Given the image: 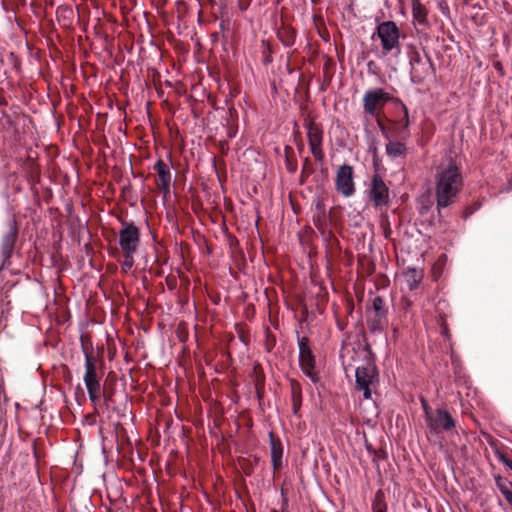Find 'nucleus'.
Instances as JSON below:
<instances>
[{
  "label": "nucleus",
  "mask_w": 512,
  "mask_h": 512,
  "mask_svg": "<svg viewBox=\"0 0 512 512\" xmlns=\"http://www.w3.org/2000/svg\"><path fill=\"white\" fill-rule=\"evenodd\" d=\"M435 179L437 208H446L454 202L463 186L462 175L455 162L449 158L436 168Z\"/></svg>",
  "instance_id": "obj_1"
},
{
  "label": "nucleus",
  "mask_w": 512,
  "mask_h": 512,
  "mask_svg": "<svg viewBox=\"0 0 512 512\" xmlns=\"http://www.w3.org/2000/svg\"><path fill=\"white\" fill-rule=\"evenodd\" d=\"M401 32L394 21L387 20L377 24L372 39L380 41V48H377L375 55L379 59L387 57H399L402 52L400 42Z\"/></svg>",
  "instance_id": "obj_2"
},
{
  "label": "nucleus",
  "mask_w": 512,
  "mask_h": 512,
  "mask_svg": "<svg viewBox=\"0 0 512 512\" xmlns=\"http://www.w3.org/2000/svg\"><path fill=\"white\" fill-rule=\"evenodd\" d=\"M355 377L357 389L363 392L365 399H370L373 390L378 385V371L375 365L367 363L364 366L357 367Z\"/></svg>",
  "instance_id": "obj_3"
},
{
  "label": "nucleus",
  "mask_w": 512,
  "mask_h": 512,
  "mask_svg": "<svg viewBox=\"0 0 512 512\" xmlns=\"http://www.w3.org/2000/svg\"><path fill=\"white\" fill-rule=\"evenodd\" d=\"M365 194L368 200L372 202L375 208L387 206L389 203V188L382 179V177L378 174H374L371 177L369 183L367 184Z\"/></svg>",
  "instance_id": "obj_4"
},
{
  "label": "nucleus",
  "mask_w": 512,
  "mask_h": 512,
  "mask_svg": "<svg viewBox=\"0 0 512 512\" xmlns=\"http://www.w3.org/2000/svg\"><path fill=\"white\" fill-rule=\"evenodd\" d=\"M411 81L415 84L422 83L434 73L431 59L427 55H421L414 51L410 54Z\"/></svg>",
  "instance_id": "obj_5"
},
{
  "label": "nucleus",
  "mask_w": 512,
  "mask_h": 512,
  "mask_svg": "<svg viewBox=\"0 0 512 512\" xmlns=\"http://www.w3.org/2000/svg\"><path fill=\"white\" fill-rule=\"evenodd\" d=\"M426 425L431 434L438 435L452 430L456 424L446 409L438 408L434 412H427Z\"/></svg>",
  "instance_id": "obj_6"
},
{
  "label": "nucleus",
  "mask_w": 512,
  "mask_h": 512,
  "mask_svg": "<svg viewBox=\"0 0 512 512\" xmlns=\"http://www.w3.org/2000/svg\"><path fill=\"white\" fill-rule=\"evenodd\" d=\"M83 380L90 401L96 405L100 397L103 395V391L96 373L95 363L88 354H85V374Z\"/></svg>",
  "instance_id": "obj_7"
},
{
  "label": "nucleus",
  "mask_w": 512,
  "mask_h": 512,
  "mask_svg": "<svg viewBox=\"0 0 512 512\" xmlns=\"http://www.w3.org/2000/svg\"><path fill=\"white\" fill-rule=\"evenodd\" d=\"M118 242L123 253L135 254L140 244V231L133 223L124 222L118 233Z\"/></svg>",
  "instance_id": "obj_8"
},
{
  "label": "nucleus",
  "mask_w": 512,
  "mask_h": 512,
  "mask_svg": "<svg viewBox=\"0 0 512 512\" xmlns=\"http://www.w3.org/2000/svg\"><path fill=\"white\" fill-rule=\"evenodd\" d=\"M390 100V94L384 91V89H370L363 96V109L370 116H376Z\"/></svg>",
  "instance_id": "obj_9"
},
{
  "label": "nucleus",
  "mask_w": 512,
  "mask_h": 512,
  "mask_svg": "<svg viewBox=\"0 0 512 512\" xmlns=\"http://www.w3.org/2000/svg\"><path fill=\"white\" fill-rule=\"evenodd\" d=\"M335 187L338 193L346 198L355 194L354 172L350 165L343 164L338 167L335 175Z\"/></svg>",
  "instance_id": "obj_10"
},
{
  "label": "nucleus",
  "mask_w": 512,
  "mask_h": 512,
  "mask_svg": "<svg viewBox=\"0 0 512 512\" xmlns=\"http://www.w3.org/2000/svg\"><path fill=\"white\" fill-rule=\"evenodd\" d=\"M311 153L316 161L323 162L324 153L322 150L323 130L319 124L314 121H308L305 124Z\"/></svg>",
  "instance_id": "obj_11"
},
{
  "label": "nucleus",
  "mask_w": 512,
  "mask_h": 512,
  "mask_svg": "<svg viewBox=\"0 0 512 512\" xmlns=\"http://www.w3.org/2000/svg\"><path fill=\"white\" fill-rule=\"evenodd\" d=\"M154 170L158 174L159 178V188L166 194L170 191V185H171V171L169 168V165L165 163L163 160L159 159L155 165Z\"/></svg>",
  "instance_id": "obj_12"
},
{
  "label": "nucleus",
  "mask_w": 512,
  "mask_h": 512,
  "mask_svg": "<svg viewBox=\"0 0 512 512\" xmlns=\"http://www.w3.org/2000/svg\"><path fill=\"white\" fill-rule=\"evenodd\" d=\"M385 151L388 158L394 161L406 156L407 147L402 141L389 139L385 145Z\"/></svg>",
  "instance_id": "obj_13"
},
{
  "label": "nucleus",
  "mask_w": 512,
  "mask_h": 512,
  "mask_svg": "<svg viewBox=\"0 0 512 512\" xmlns=\"http://www.w3.org/2000/svg\"><path fill=\"white\" fill-rule=\"evenodd\" d=\"M271 462L274 470H278L282 465L283 445L279 439H275L273 433H269Z\"/></svg>",
  "instance_id": "obj_14"
},
{
  "label": "nucleus",
  "mask_w": 512,
  "mask_h": 512,
  "mask_svg": "<svg viewBox=\"0 0 512 512\" xmlns=\"http://www.w3.org/2000/svg\"><path fill=\"white\" fill-rule=\"evenodd\" d=\"M17 238V228L15 223L10 224L8 232L4 235L1 244L2 254L5 258H9L12 254L14 244Z\"/></svg>",
  "instance_id": "obj_15"
},
{
  "label": "nucleus",
  "mask_w": 512,
  "mask_h": 512,
  "mask_svg": "<svg viewBox=\"0 0 512 512\" xmlns=\"http://www.w3.org/2000/svg\"><path fill=\"white\" fill-rule=\"evenodd\" d=\"M422 278V272L416 268L408 267L404 272V279L409 290H415L419 286Z\"/></svg>",
  "instance_id": "obj_16"
},
{
  "label": "nucleus",
  "mask_w": 512,
  "mask_h": 512,
  "mask_svg": "<svg viewBox=\"0 0 512 512\" xmlns=\"http://www.w3.org/2000/svg\"><path fill=\"white\" fill-rule=\"evenodd\" d=\"M412 15L415 22L420 25L427 23V10L420 1L412 3Z\"/></svg>",
  "instance_id": "obj_17"
},
{
  "label": "nucleus",
  "mask_w": 512,
  "mask_h": 512,
  "mask_svg": "<svg viewBox=\"0 0 512 512\" xmlns=\"http://www.w3.org/2000/svg\"><path fill=\"white\" fill-rule=\"evenodd\" d=\"M299 363L300 367L309 368L310 365H315V359L312 355L310 348L301 349V353H299Z\"/></svg>",
  "instance_id": "obj_18"
},
{
  "label": "nucleus",
  "mask_w": 512,
  "mask_h": 512,
  "mask_svg": "<svg viewBox=\"0 0 512 512\" xmlns=\"http://www.w3.org/2000/svg\"><path fill=\"white\" fill-rule=\"evenodd\" d=\"M372 307L374 310V316L376 318L382 319L385 317V302L380 296H377L373 299Z\"/></svg>",
  "instance_id": "obj_19"
},
{
  "label": "nucleus",
  "mask_w": 512,
  "mask_h": 512,
  "mask_svg": "<svg viewBox=\"0 0 512 512\" xmlns=\"http://www.w3.org/2000/svg\"><path fill=\"white\" fill-rule=\"evenodd\" d=\"M397 103L400 105L401 107V110L403 111V119L399 121V123H401V125L403 126V131L401 132V136L403 138H405L406 136H408V132H407V129L410 125V120H409V112H408V108L406 107V105L401 102L400 100H397Z\"/></svg>",
  "instance_id": "obj_20"
},
{
  "label": "nucleus",
  "mask_w": 512,
  "mask_h": 512,
  "mask_svg": "<svg viewBox=\"0 0 512 512\" xmlns=\"http://www.w3.org/2000/svg\"><path fill=\"white\" fill-rule=\"evenodd\" d=\"M495 483L501 494L510 492L512 490V482L505 480L500 476L495 478Z\"/></svg>",
  "instance_id": "obj_21"
},
{
  "label": "nucleus",
  "mask_w": 512,
  "mask_h": 512,
  "mask_svg": "<svg viewBox=\"0 0 512 512\" xmlns=\"http://www.w3.org/2000/svg\"><path fill=\"white\" fill-rule=\"evenodd\" d=\"M315 365H310L309 368L301 367L302 372L311 379L312 382L316 383L318 381L317 374L314 371Z\"/></svg>",
  "instance_id": "obj_22"
},
{
  "label": "nucleus",
  "mask_w": 512,
  "mask_h": 512,
  "mask_svg": "<svg viewBox=\"0 0 512 512\" xmlns=\"http://www.w3.org/2000/svg\"><path fill=\"white\" fill-rule=\"evenodd\" d=\"M133 256H134V254L124 253L123 269L125 271L132 268V266L134 264Z\"/></svg>",
  "instance_id": "obj_23"
},
{
  "label": "nucleus",
  "mask_w": 512,
  "mask_h": 512,
  "mask_svg": "<svg viewBox=\"0 0 512 512\" xmlns=\"http://www.w3.org/2000/svg\"><path fill=\"white\" fill-rule=\"evenodd\" d=\"M380 320L379 318H376L374 316L373 320H371L370 324H369V328L372 332H376V331H381V326H380Z\"/></svg>",
  "instance_id": "obj_24"
},
{
  "label": "nucleus",
  "mask_w": 512,
  "mask_h": 512,
  "mask_svg": "<svg viewBox=\"0 0 512 512\" xmlns=\"http://www.w3.org/2000/svg\"><path fill=\"white\" fill-rule=\"evenodd\" d=\"M292 392H293V405H294V409L296 410L297 409V397H298V394H300V388L295 384V382L293 381L292 382Z\"/></svg>",
  "instance_id": "obj_25"
},
{
  "label": "nucleus",
  "mask_w": 512,
  "mask_h": 512,
  "mask_svg": "<svg viewBox=\"0 0 512 512\" xmlns=\"http://www.w3.org/2000/svg\"><path fill=\"white\" fill-rule=\"evenodd\" d=\"M299 353H301V349L310 348L308 345V339L303 337L298 339Z\"/></svg>",
  "instance_id": "obj_26"
},
{
  "label": "nucleus",
  "mask_w": 512,
  "mask_h": 512,
  "mask_svg": "<svg viewBox=\"0 0 512 512\" xmlns=\"http://www.w3.org/2000/svg\"><path fill=\"white\" fill-rule=\"evenodd\" d=\"M378 124H379V128H380V130H381V132H382L383 137H384L387 141H388L389 139H391V136H390V134L388 133V131H387V129H386V127H385V125H384V124H382L381 122H378Z\"/></svg>",
  "instance_id": "obj_27"
},
{
  "label": "nucleus",
  "mask_w": 512,
  "mask_h": 512,
  "mask_svg": "<svg viewBox=\"0 0 512 512\" xmlns=\"http://www.w3.org/2000/svg\"><path fill=\"white\" fill-rule=\"evenodd\" d=\"M422 407H423V410H424V413H425V422H427V412H432L429 408V406L427 405V403L422 400Z\"/></svg>",
  "instance_id": "obj_28"
},
{
  "label": "nucleus",
  "mask_w": 512,
  "mask_h": 512,
  "mask_svg": "<svg viewBox=\"0 0 512 512\" xmlns=\"http://www.w3.org/2000/svg\"><path fill=\"white\" fill-rule=\"evenodd\" d=\"M502 461L510 470H512V460L503 457Z\"/></svg>",
  "instance_id": "obj_29"
},
{
  "label": "nucleus",
  "mask_w": 512,
  "mask_h": 512,
  "mask_svg": "<svg viewBox=\"0 0 512 512\" xmlns=\"http://www.w3.org/2000/svg\"><path fill=\"white\" fill-rule=\"evenodd\" d=\"M502 495L504 496V498L506 499V501L508 503L512 501V490L510 492L504 493Z\"/></svg>",
  "instance_id": "obj_30"
},
{
  "label": "nucleus",
  "mask_w": 512,
  "mask_h": 512,
  "mask_svg": "<svg viewBox=\"0 0 512 512\" xmlns=\"http://www.w3.org/2000/svg\"><path fill=\"white\" fill-rule=\"evenodd\" d=\"M510 190H512V182H510V183H509V185H508V187H507V188H505V189H503V190H502V192H508V191H510Z\"/></svg>",
  "instance_id": "obj_31"
},
{
  "label": "nucleus",
  "mask_w": 512,
  "mask_h": 512,
  "mask_svg": "<svg viewBox=\"0 0 512 512\" xmlns=\"http://www.w3.org/2000/svg\"><path fill=\"white\" fill-rule=\"evenodd\" d=\"M373 512H386V508H377Z\"/></svg>",
  "instance_id": "obj_32"
}]
</instances>
